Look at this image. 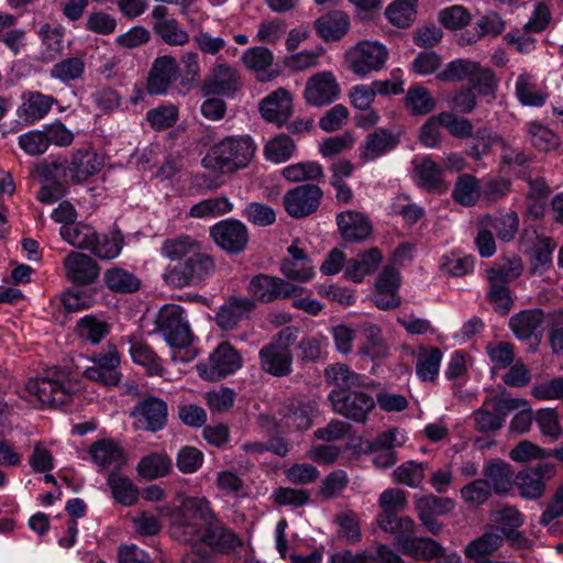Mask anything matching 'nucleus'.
Returning a JSON list of instances; mask_svg holds the SVG:
<instances>
[{
  "label": "nucleus",
  "instance_id": "nucleus-1",
  "mask_svg": "<svg viewBox=\"0 0 563 563\" xmlns=\"http://www.w3.org/2000/svg\"><path fill=\"white\" fill-rule=\"evenodd\" d=\"M255 151L256 145L251 136H228L209 150L201 164L212 172L234 173L250 164Z\"/></svg>",
  "mask_w": 563,
  "mask_h": 563
},
{
  "label": "nucleus",
  "instance_id": "nucleus-2",
  "mask_svg": "<svg viewBox=\"0 0 563 563\" xmlns=\"http://www.w3.org/2000/svg\"><path fill=\"white\" fill-rule=\"evenodd\" d=\"M79 385L60 369H55L46 376L29 379L21 391V397L30 402L37 401L42 406L62 407L68 404Z\"/></svg>",
  "mask_w": 563,
  "mask_h": 563
},
{
  "label": "nucleus",
  "instance_id": "nucleus-3",
  "mask_svg": "<svg viewBox=\"0 0 563 563\" xmlns=\"http://www.w3.org/2000/svg\"><path fill=\"white\" fill-rule=\"evenodd\" d=\"M30 176L42 184L36 199L42 203H54L67 195L69 183H71L68 158L57 156L51 161L45 159L34 164Z\"/></svg>",
  "mask_w": 563,
  "mask_h": 563
},
{
  "label": "nucleus",
  "instance_id": "nucleus-4",
  "mask_svg": "<svg viewBox=\"0 0 563 563\" xmlns=\"http://www.w3.org/2000/svg\"><path fill=\"white\" fill-rule=\"evenodd\" d=\"M188 508L201 512L206 520L201 544L218 552L236 551L242 547L241 539L231 530L227 529L213 514L210 501L206 497H192L188 499Z\"/></svg>",
  "mask_w": 563,
  "mask_h": 563
},
{
  "label": "nucleus",
  "instance_id": "nucleus-5",
  "mask_svg": "<svg viewBox=\"0 0 563 563\" xmlns=\"http://www.w3.org/2000/svg\"><path fill=\"white\" fill-rule=\"evenodd\" d=\"M214 272L212 257L201 249L188 258L166 267L163 275L167 285L173 288H184L200 284Z\"/></svg>",
  "mask_w": 563,
  "mask_h": 563
},
{
  "label": "nucleus",
  "instance_id": "nucleus-6",
  "mask_svg": "<svg viewBox=\"0 0 563 563\" xmlns=\"http://www.w3.org/2000/svg\"><path fill=\"white\" fill-rule=\"evenodd\" d=\"M156 324L173 349H186L194 341V333L185 316V309L178 305H165L161 308Z\"/></svg>",
  "mask_w": 563,
  "mask_h": 563
},
{
  "label": "nucleus",
  "instance_id": "nucleus-7",
  "mask_svg": "<svg viewBox=\"0 0 563 563\" xmlns=\"http://www.w3.org/2000/svg\"><path fill=\"white\" fill-rule=\"evenodd\" d=\"M415 510L424 530L432 536H440L444 525L439 517L446 516L455 509V501L449 497H441L433 494L415 496Z\"/></svg>",
  "mask_w": 563,
  "mask_h": 563
},
{
  "label": "nucleus",
  "instance_id": "nucleus-8",
  "mask_svg": "<svg viewBox=\"0 0 563 563\" xmlns=\"http://www.w3.org/2000/svg\"><path fill=\"white\" fill-rule=\"evenodd\" d=\"M525 405L519 400H510L508 396H492L484 400L482 407L472 415L475 429L478 432H494L499 430L505 418L518 407Z\"/></svg>",
  "mask_w": 563,
  "mask_h": 563
},
{
  "label": "nucleus",
  "instance_id": "nucleus-9",
  "mask_svg": "<svg viewBox=\"0 0 563 563\" xmlns=\"http://www.w3.org/2000/svg\"><path fill=\"white\" fill-rule=\"evenodd\" d=\"M243 87L240 71L227 64L217 62L205 78L201 91L206 97H234Z\"/></svg>",
  "mask_w": 563,
  "mask_h": 563
},
{
  "label": "nucleus",
  "instance_id": "nucleus-10",
  "mask_svg": "<svg viewBox=\"0 0 563 563\" xmlns=\"http://www.w3.org/2000/svg\"><path fill=\"white\" fill-rule=\"evenodd\" d=\"M385 47L377 42H361L344 54V64L349 70L357 76L378 70L385 63Z\"/></svg>",
  "mask_w": 563,
  "mask_h": 563
},
{
  "label": "nucleus",
  "instance_id": "nucleus-11",
  "mask_svg": "<svg viewBox=\"0 0 563 563\" xmlns=\"http://www.w3.org/2000/svg\"><path fill=\"white\" fill-rule=\"evenodd\" d=\"M62 265L66 280L75 287H90L99 280L101 267L90 255L70 251Z\"/></svg>",
  "mask_w": 563,
  "mask_h": 563
},
{
  "label": "nucleus",
  "instance_id": "nucleus-12",
  "mask_svg": "<svg viewBox=\"0 0 563 563\" xmlns=\"http://www.w3.org/2000/svg\"><path fill=\"white\" fill-rule=\"evenodd\" d=\"M329 400L336 413L355 422H365L367 413L375 407L373 397L363 391L333 389Z\"/></svg>",
  "mask_w": 563,
  "mask_h": 563
},
{
  "label": "nucleus",
  "instance_id": "nucleus-13",
  "mask_svg": "<svg viewBox=\"0 0 563 563\" xmlns=\"http://www.w3.org/2000/svg\"><path fill=\"white\" fill-rule=\"evenodd\" d=\"M210 235L214 243L229 254L243 253L249 244L247 227L240 220L230 218L210 227Z\"/></svg>",
  "mask_w": 563,
  "mask_h": 563
},
{
  "label": "nucleus",
  "instance_id": "nucleus-14",
  "mask_svg": "<svg viewBox=\"0 0 563 563\" xmlns=\"http://www.w3.org/2000/svg\"><path fill=\"white\" fill-rule=\"evenodd\" d=\"M247 291L254 301L268 303L296 296L301 288L279 277L258 274L250 280Z\"/></svg>",
  "mask_w": 563,
  "mask_h": 563
},
{
  "label": "nucleus",
  "instance_id": "nucleus-15",
  "mask_svg": "<svg viewBox=\"0 0 563 563\" xmlns=\"http://www.w3.org/2000/svg\"><path fill=\"white\" fill-rule=\"evenodd\" d=\"M323 190L314 184H305L286 191L283 198L286 212L296 219L314 213L321 203Z\"/></svg>",
  "mask_w": 563,
  "mask_h": 563
},
{
  "label": "nucleus",
  "instance_id": "nucleus-16",
  "mask_svg": "<svg viewBox=\"0 0 563 563\" xmlns=\"http://www.w3.org/2000/svg\"><path fill=\"white\" fill-rule=\"evenodd\" d=\"M258 112L264 121L283 128L294 114V99L284 87L264 97L258 103Z\"/></svg>",
  "mask_w": 563,
  "mask_h": 563
},
{
  "label": "nucleus",
  "instance_id": "nucleus-17",
  "mask_svg": "<svg viewBox=\"0 0 563 563\" xmlns=\"http://www.w3.org/2000/svg\"><path fill=\"white\" fill-rule=\"evenodd\" d=\"M544 319L542 309H525L510 317L509 327L517 339L538 347L542 340Z\"/></svg>",
  "mask_w": 563,
  "mask_h": 563
},
{
  "label": "nucleus",
  "instance_id": "nucleus-18",
  "mask_svg": "<svg viewBox=\"0 0 563 563\" xmlns=\"http://www.w3.org/2000/svg\"><path fill=\"white\" fill-rule=\"evenodd\" d=\"M179 65L175 57L164 55L156 57L150 68L145 89L148 95H166L179 76Z\"/></svg>",
  "mask_w": 563,
  "mask_h": 563
},
{
  "label": "nucleus",
  "instance_id": "nucleus-19",
  "mask_svg": "<svg viewBox=\"0 0 563 563\" xmlns=\"http://www.w3.org/2000/svg\"><path fill=\"white\" fill-rule=\"evenodd\" d=\"M340 95V86L331 71H321L311 76L303 90L305 101L312 107L332 103Z\"/></svg>",
  "mask_w": 563,
  "mask_h": 563
},
{
  "label": "nucleus",
  "instance_id": "nucleus-20",
  "mask_svg": "<svg viewBox=\"0 0 563 563\" xmlns=\"http://www.w3.org/2000/svg\"><path fill=\"white\" fill-rule=\"evenodd\" d=\"M335 222L342 240L349 243H361L373 232L368 217L355 210L336 213Z\"/></svg>",
  "mask_w": 563,
  "mask_h": 563
},
{
  "label": "nucleus",
  "instance_id": "nucleus-21",
  "mask_svg": "<svg viewBox=\"0 0 563 563\" xmlns=\"http://www.w3.org/2000/svg\"><path fill=\"white\" fill-rule=\"evenodd\" d=\"M244 66L255 74V79L260 82H268L280 75V69L274 67V54L265 46H254L247 48L241 58Z\"/></svg>",
  "mask_w": 563,
  "mask_h": 563
},
{
  "label": "nucleus",
  "instance_id": "nucleus-22",
  "mask_svg": "<svg viewBox=\"0 0 563 563\" xmlns=\"http://www.w3.org/2000/svg\"><path fill=\"white\" fill-rule=\"evenodd\" d=\"M256 303L247 297H230L218 310L214 321L222 330H233L243 320L250 319V313Z\"/></svg>",
  "mask_w": 563,
  "mask_h": 563
},
{
  "label": "nucleus",
  "instance_id": "nucleus-23",
  "mask_svg": "<svg viewBox=\"0 0 563 563\" xmlns=\"http://www.w3.org/2000/svg\"><path fill=\"white\" fill-rule=\"evenodd\" d=\"M555 473V466L550 463H541L534 468L519 472L515 483L525 498L536 499L544 493V479L551 478Z\"/></svg>",
  "mask_w": 563,
  "mask_h": 563
},
{
  "label": "nucleus",
  "instance_id": "nucleus-24",
  "mask_svg": "<svg viewBox=\"0 0 563 563\" xmlns=\"http://www.w3.org/2000/svg\"><path fill=\"white\" fill-rule=\"evenodd\" d=\"M91 365L84 368V375L90 380L107 386H115L121 379L119 354H92Z\"/></svg>",
  "mask_w": 563,
  "mask_h": 563
},
{
  "label": "nucleus",
  "instance_id": "nucleus-25",
  "mask_svg": "<svg viewBox=\"0 0 563 563\" xmlns=\"http://www.w3.org/2000/svg\"><path fill=\"white\" fill-rule=\"evenodd\" d=\"M206 520L201 518V512L188 508L186 501V512L172 523V536L183 543L192 545L201 544Z\"/></svg>",
  "mask_w": 563,
  "mask_h": 563
},
{
  "label": "nucleus",
  "instance_id": "nucleus-26",
  "mask_svg": "<svg viewBox=\"0 0 563 563\" xmlns=\"http://www.w3.org/2000/svg\"><path fill=\"white\" fill-rule=\"evenodd\" d=\"M416 245L409 242L400 243L389 257V309L398 308L401 305V298L397 294L402 278L396 267L405 266L413 258Z\"/></svg>",
  "mask_w": 563,
  "mask_h": 563
},
{
  "label": "nucleus",
  "instance_id": "nucleus-27",
  "mask_svg": "<svg viewBox=\"0 0 563 563\" xmlns=\"http://www.w3.org/2000/svg\"><path fill=\"white\" fill-rule=\"evenodd\" d=\"M289 258L280 262V273L287 280L307 283L314 276V268L307 253L297 245L291 244L288 247Z\"/></svg>",
  "mask_w": 563,
  "mask_h": 563
},
{
  "label": "nucleus",
  "instance_id": "nucleus-28",
  "mask_svg": "<svg viewBox=\"0 0 563 563\" xmlns=\"http://www.w3.org/2000/svg\"><path fill=\"white\" fill-rule=\"evenodd\" d=\"M68 164L71 184L79 185L101 170L103 158L93 151L78 150L68 158Z\"/></svg>",
  "mask_w": 563,
  "mask_h": 563
},
{
  "label": "nucleus",
  "instance_id": "nucleus-29",
  "mask_svg": "<svg viewBox=\"0 0 563 563\" xmlns=\"http://www.w3.org/2000/svg\"><path fill=\"white\" fill-rule=\"evenodd\" d=\"M242 365L240 354H209L207 363L197 364L200 377L218 380L238 371Z\"/></svg>",
  "mask_w": 563,
  "mask_h": 563
},
{
  "label": "nucleus",
  "instance_id": "nucleus-30",
  "mask_svg": "<svg viewBox=\"0 0 563 563\" xmlns=\"http://www.w3.org/2000/svg\"><path fill=\"white\" fill-rule=\"evenodd\" d=\"M89 454L101 468L120 470L126 464L123 449L112 439L93 442L89 448Z\"/></svg>",
  "mask_w": 563,
  "mask_h": 563
},
{
  "label": "nucleus",
  "instance_id": "nucleus-31",
  "mask_svg": "<svg viewBox=\"0 0 563 563\" xmlns=\"http://www.w3.org/2000/svg\"><path fill=\"white\" fill-rule=\"evenodd\" d=\"M102 280L110 292L120 295L135 294L142 286L135 273L119 265L108 267L102 274Z\"/></svg>",
  "mask_w": 563,
  "mask_h": 563
},
{
  "label": "nucleus",
  "instance_id": "nucleus-32",
  "mask_svg": "<svg viewBox=\"0 0 563 563\" xmlns=\"http://www.w3.org/2000/svg\"><path fill=\"white\" fill-rule=\"evenodd\" d=\"M382 262V251L377 247H371L356 258L347 260L344 277L354 283H361L366 275L375 273Z\"/></svg>",
  "mask_w": 563,
  "mask_h": 563
},
{
  "label": "nucleus",
  "instance_id": "nucleus-33",
  "mask_svg": "<svg viewBox=\"0 0 563 563\" xmlns=\"http://www.w3.org/2000/svg\"><path fill=\"white\" fill-rule=\"evenodd\" d=\"M314 29L324 42L341 40L350 29L349 15L343 11H332L314 21Z\"/></svg>",
  "mask_w": 563,
  "mask_h": 563
},
{
  "label": "nucleus",
  "instance_id": "nucleus-34",
  "mask_svg": "<svg viewBox=\"0 0 563 563\" xmlns=\"http://www.w3.org/2000/svg\"><path fill=\"white\" fill-rule=\"evenodd\" d=\"M133 415L144 420L146 430L155 432L167 422V405L161 398L147 397L136 405Z\"/></svg>",
  "mask_w": 563,
  "mask_h": 563
},
{
  "label": "nucleus",
  "instance_id": "nucleus-35",
  "mask_svg": "<svg viewBox=\"0 0 563 563\" xmlns=\"http://www.w3.org/2000/svg\"><path fill=\"white\" fill-rule=\"evenodd\" d=\"M112 329V324L98 316L87 314L80 318L76 324L77 335L85 342L92 345L99 344L106 339Z\"/></svg>",
  "mask_w": 563,
  "mask_h": 563
},
{
  "label": "nucleus",
  "instance_id": "nucleus-36",
  "mask_svg": "<svg viewBox=\"0 0 563 563\" xmlns=\"http://www.w3.org/2000/svg\"><path fill=\"white\" fill-rule=\"evenodd\" d=\"M107 484L113 499L122 506L130 507L139 501V487L124 474L115 471L110 472Z\"/></svg>",
  "mask_w": 563,
  "mask_h": 563
},
{
  "label": "nucleus",
  "instance_id": "nucleus-37",
  "mask_svg": "<svg viewBox=\"0 0 563 563\" xmlns=\"http://www.w3.org/2000/svg\"><path fill=\"white\" fill-rule=\"evenodd\" d=\"M400 552L416 561L429 562L443 554L444 548L432 538L413 536L410 541L404 542Z\"/></svg>",
  "mask_w": 563,
  "mask_h": 563
},
{
  "label": "nucleus",
  "instance_id": "nucleus-38",
  "mask_svg": "<svg viewBox=\"0 0 563 563\" xmlns=\"http://www.w3.org/2000/svg\"><path fill=\"white\" fill-rule=\"evenodd\" d=\"M124 244V238L121 231H112L111 234H99L96 232L91 249L89 252L99 260L111 261L117 258Z\"/></svg>",
  "mask_w": 563,
  "mask_h": 563
},
{
  "label": "nucleus",
  "instance_id": "nucleus-39",
  "mask_svg": "<svg viewBox=\"0 0 563 563\" xmlns=\"http://www.w3.org/2000/svg\"><path fill=\"white\" fill-rule=\"evenodd\" d=\"M54 98L41 92H29L22 106L18 110V115L27 123H33L43 119L52 109Z\"/></svg>",
  "mask_w": 563,
  "mask_h": 563
},
{
  "label": "nucleus",
  "instance_id": "nucleus-40",
  "mask_svg": "<svg viewBox=\"0 0 563 563\" xmlns=\"http://www.w3.org/2000/svg\"><path fill=\"white\" fill-rule=\"evenodd\" d=\"M415 170L420 187L439 194L448 190V185L443 180V169L432 159L424 158L420 165L416 166Z\"/></svg>",
  "mask_w": 563,
  "mask_h": 563
},
{
  "label": "nucleus",
  "instance_id": "nucleus-41",
  "mask_svg": "<svg viewBox=\"0 0 563 563\" xmlns=\"http://www.w3.org/2000/svg\"><path fill=\"white\" fill-rule=\"evenodd\" d=\"M296 142L286 133H279L268 140L264 146V157L274 164L289 161L296 153Z\"/></svg>",
  "mask_w": 563,
  "mask_h": 563
},
{
  "label": "nucleus",
  "instance_id": "nucleus-42",
  "mask_svg": "<svg viewBox=\"0 0 563 563\" xmlns=\"http://www.w3.org/2000/svg\"><path fill=\"white\" fill-rule=\"evenodd\" d=\"M96 232L93 227L84 222L69 223L68 225H62L59 229V234L65 242L88 252L93 239H96Z\"/></svg>",
  "mask_w": 563,
  "mask_h": 563
},
{
  "label": "nucleus",
  "instance_id": "nucleus-43",
  "mask_svg": "<svg viewBox=\"0 0 563 563\" xmlns=\"http://www.w3.org/2000/svg\"><path fill=\"white\" fill-rule=\"evenodd\" d=\"M279 412L287 420L288 426L307 430L312 422L313 407L297 399H289L282 405Z\"/></svg>",
  "mask_w": 563,
  "mask_h": 563
},
{
  "label": "nucleus",
  "instance_id": "nucleus-44",
  "mask_svg": "<svg viewBox=\"0 0 563 563\" xmlns=\"http://www.w3.org/2000/svg\"><path fill=\"white\" fill-rule=\"evenodd\" d=\"M200 243L189 235H179L163 242L161 251L163 256L170 261L181 262L200 250Z\"/></svg>",
  "mask_w": 563,
  "mask_h": 563
},
{
  "label": "nucleus",
  "instance_id": "nucleus-45",
  "mask_svg": "<svg viewBox=\"0 0 563 563\" xmlns=\"http://www.w3.org/2000/svg\"><path fill=\"white\" fill-rule=\"evenodd\" d=\"M332 563H387V545L366 549L358 553L350 550L336 552L331 558Z\"/></svg>",
  "mask_w": 563,
  "mask_h": 563
},
{
  "label": "nucleus",
  "instance_id": "nucleus-46",
  "mask_svg": "<svg viewBox=\"0 0 563 563\" xmlns=\"http://www.w3.org/2000/svg\"><path fill=\"white\" fill-rule=\"evenodd\" d=\"M501 544L503 534L500 528H493L490 531L470 542L464 550V554L468 559H477L493 553L499 549Z\"/></svg>",
  "mask_w": 563,
  "mask_h": 563
},
{
  "label": "nucleus",
  "instance_id": "nucleus-47",
  "mask_svg": "<svg viewBox=\"0 0 563 563\" xmlns=\"http://www.w3.org/2000/svg\"><path fill=\"white\" fill-rule=\"evenodd\" d=\"M526 131L531 145L540 152H550L560 146V137L548 126L537 121L528 122Z\"/></svg>",
  "mask_w": 563,
  "mask_h": 563
},
{
  "label": "nucleus",
  "instance_id": "nucleus-48",
  "mask_svg": "<svg viewBox=\"0 0 563 563\" xmlns=\"http://www.w3.org/2000/svg\"><path fill=\"white\" fill-rule=\"evenodd\" d=\"M387 152V129L379 128L369 133L360 146V161L363 164L373 162Z\"/></svg>",
  "mask_w": 563,
  "mask_h": 563
},
{
  "label": "nucleus",
  "instance_id": "nucleus-49",
  "mask_svg": "<svg viewBox=\"0 0 563 563\" xmlns=\"http://www.w3.org/2000/svg\"><path fill=\"white\" fill-rule=\"evenodd\" d=\"M522 261L520 257L512 255L504 257L500 263H496L487 269V279L498 280L499 284L508 285L511 280L518 278L522 273Z\"/></svg>",
  "mask_w": 563,
  "mask_h": 563
},
{
  "label": "nucleus",
  "instance_id": "nucleus-50",
  "mask_svg": "<svg viewBox=\"0 0 563 563\" xmlns=\"http://www.w3.org/2000/svg\"><path fill=\"white\" fill-rule=\"evenodd\" d=\"M484 475L489 479L492 490L497 494L507 493L512 486V472L508 463H488L484 468Z\"/></svg>",
  "mask_w": 563,
  "mask_h": 563
},
{
  "label": "nucleus",
  "instance_id": "nucleus-51",
  "mask_svg": "<svg viewBox=\"0 0 563 563\" xmlns=\"http://www.w3.org/2000/svg\"><path fill=\"white\" fill-rule=\"evenodd\" d=\"M170 468V459L161 453L148 454L141 459L137 464L139 474L146 479L163 477L169 473Z\"/></svg>",
  "mask_w": 563,
  "mask_h": 563
},
{
  "label": "nucleus",
  "instance_id": "nucleus-52",
  "mask_svg": "<svg viewBox=\"0 0 563 563\" xmlns=\"http://www.w3.org/2000/svg\"><path fill=\"white\" fill-rule=\"evenodd\" d=\"M479 195L481 189L475 176L463 174L457 177L452 191L455 202L466 207L474 206Z\"/></svg>",
  "mask_w": 563,
  "mask_h": 563
},
{
  "label": "nucleus",
  "instance_id": "nucleus-53",
  "mask_svg": "<svg viewBox=\"0 0 563 563\" xmlns=\"http://www.w3.org/2000/svg\"><path fill=\"white\" fill-rule=\"evenodd\" d=\"M86 64L81 57H68L53 65L51 77L63 84L78 80L85 74Z\"/></svg>",
  "mask_w": 563,
  "mask_h": 563
},
{
  "label": "nucleus",
  "instance_id": "nucleus-54",
  "mask_svg": "<svg viewBox=\"0 0 563 563\" xmlns=\"http://www.w3.org/2000/svg\"><path fill=\"white\" fill-rule=\"evenodd\" d=\"M428 465L416 461H407L396 467L393 472V478L397 484L406 485L410 488H418L424 479V471Z\"/></svg>",
  "mask_w": 563,
  "mask_h": 563
},
{
  "label": "nucleus",
  "instance_id": "nucleus-55",
  "mask_svg": "<svg viewBox=\"0 0 563 563\" xmlns=\"http://www.w3.org/2000/svg\"><path fill=\"white\" fill-rule=\"evenodd\" d=\"M516 96L527 107H541L548 99V93L539 90L532 82L531 77L522 74L516 82Z\"/></svg>",
  "mask_w": 563,
  "mask_h": 563
},
{
  "label": "nucleus",
  "instance_id": "nucleus-56",
  "mask_svg": "<svg viewBox=\"0 0 563 563\" xmlns=\"http://www.w3.org/2000/svg\"><path fill=\"white\" fill-rule=\"evenodd\" d=\"M40 35L43 44L42 54L46 60H54L63 55L65 46L64 32L62 29L44 24L40 29Z\"/></svg>",
  "mask_w": 563,
  "mask_h": 563
},
{
  "label": "nucleus",
  "instance_id": "nucleus-57",
  "mask_svg": "<svg viewBox=\"0 0 563 563\" xmlns=\"http://www.w3.org/2000/svg\"><path fill=\"white\" fill-rule=\"evenodd\" d=\"M282 175L294 183L305 180H321L324 177L323 167L317 162H301L286 166Z\"/></svg>",
  "mask_w": 563,
  "mask_h": 563
},
{
  "label": "nucleus",
  "instance_id": "nucleus-58",
  "mask_svg": "<svg viewBox=\"0 0 563 563\" xmlns=\"http://www.w3.org/2000/svg\"><path fill=\"white\" fill-rule=\"evenodd\" d=\"M324 376L328 383L336 386L335 389L349 390L364 384L363 378L358 374L350 371V368L343 364L328 366L324 371Z\"/></svg>",
  "mask_w": 563,
  "mask_h": 563
},
{
  "label": "nucleus",
  "instance_id": "nucleus-59",
  "mask_svg": "<svg viewBox=\"0 0 563 563\" xmlns=\"http://www.w3.org/2000/svg\"><path fill=\"white\" fill-rule=\"evenodd\" d=\"M405 106L412 114L423 115L435 108V100L427 88L413 86L407 92Z\"/></svg>",
  "mask_w": 563,
  "mask_h": 563
},
{
  "label": "nucleus",
  "instance_id": "nucleus-60",
  "mask_svg": "<svg viewBox=\"0 0 563 563\" xmlns=\"http://www.w3.org/2000/svg\"><path fill=\"white\" fill-rule=\"evenodd\" d=\"M88 287H76L63 294L62 302L66 311L76 312L92 307L97 291Z\"/></svg>",
  "mask_w": 563,
  "mask_h": 563
},
{
  "label": "nucleus",
  "instance_id": "nucleus-61",
  "mask_svg": "<svg viewBox=\"0 0 563 563\" xmlns=\"http://www.w3.org/2000/svg\"><path fill=\"white\" fill-rule=\"evenodd\" d=\"M153 30L164 43L172 46L186 45L190 40L188 32L184 30L179 22L174 18L168 21L154 24Z\"/></svg>",
  "mask_w": 563,
  "mask_h": 563
},
{
  "label": "nucleus",
  "instance_id": "nucleus-62",
  "mask_svg": "<svg viewBox=\"0 0 563 563\" xmlns=\"http://www.w3.org/2000/svg\"><path fill=\"white\" fill-rule=\"evenodd\" d=\"M418 0H395L389 3V23L397 27H409L416 20Z\"/></svg>",
  "mask_w": 563,
  "mask_h": 563
},
{
  "label": "nucleus",
  "instance_id": "nucleus-63",
  "mask_svg": "<svg viewBox=\"0 0 563 563\" xmlns=\"http://www.w3.org/2000/svg\"><path fill=\"white\" fill-rule=\"evenodd\" d=\"M473 137L474 141L468 145L466 155L475 161L488 154L496 142H501V136L487 128L477 129Z\"/></svg>",
  "mask_w": 563,
  "mask_h": 563
},
{
  "label": "nucleus",
  "instance_id": "nucleus-64",
  "mask_svg": "<svg viewBox=\"0 0 563 563\" xmlns=\"http://www.w3.org/2000/svg\"><path fill=\"white\" fill-rule=\"evenodd\" d=\"M416 532L417 525L411 517H391L389 515V533L394 536V545L397 550L400 551L404 548V542L410 541Z\"/></svg>",
  "mask_w": 563,
  "mask_h": 563
}]
</instances>
